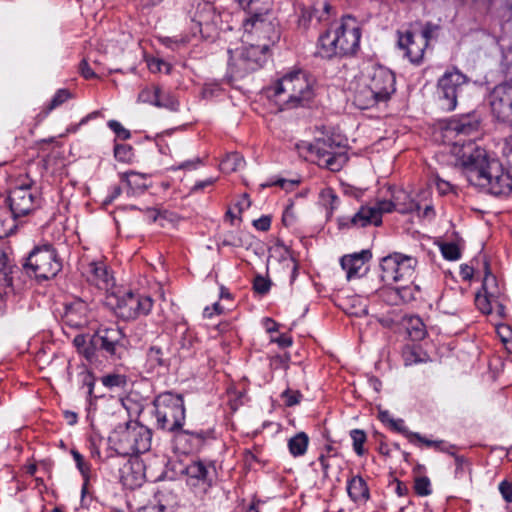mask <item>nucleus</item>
Instances as JSON below:
<instances>
[{
	"instance_id": "obj_1",
	"label": "nucleus",
	"mask_w": 512,
	"mask_h": 512,
	"mask_svg": "<svg viewBox=\"0 0 512 512\" xmlns=\"http://www.w3.org/2000/svg\"><path fill=\"white\" fill-rule=\"evenodd\" d=\"M479 130L475 115H464L449 120L442 130L443 142L450 147L467 180L474 186L487 189L493 195H506L512 190V176L496 159L490 158L486 150L466 137Z\"/></svg>"
},
{
	"instance_id": "obj_2",
	"label": "nucleus",
	"mask_w": 512,
	"mask_h": 512,
	"mask_svg": "<svg viewBox=\"0 0 512 512\" xmlns=\"http://www.w3.org/2000/svg\"><path fill=\"white\" fill-rule=\"evenodd\" d=\"M98 291H104L101 300L103 306L112 310L119 317L129 320L140 315H147L153 305L148 296L126 292L121 295V288L116 285L113 273L106 264L98 261Z\"/></svg>"
},
{
	"instance_id": "obj_3",
	"label": "nucleus",
	"mask_w": 512,
	"mask_h": 512,
	"mask_svg": "<svg viewBox=\"0 0 512 512\" xmlns=\"http://www.w3.org/2000/svg\"><path fill=\"white\" fill-rule=\"evenodd\" d=\"M394 91V74L383 66H372L367 69L357 84L354 103L360 109H367L388 100Z\"/></svg>"
},
{
	"instance_id": "obj_4",
	"label": "nucleus",
	"mask_w": 512,
	"mask_h": 512,
	"mask_svg": "<svg viewBox=\"0 0 512 512\" xmlns=\"http://www.w3.org/2000/svg\"><path fill=\"white\" fill-rule=\"evenodd\" d=\"M314 86V77L305 70L297 69L277 81L272 88V96L281 109H292L313 99Z\"/></svg>"
},
{
	"instance_id": "obj_5",
	"label": "nucleus",
	"mask_w": 512,
	"mask_h": 512,
	"mask_svg": "<svg viewBox=\"0 0 512 512\" xmlns=\"http://www.w3.org/2000/svg\"><path fill=\"white\" fill-rule=\"evenodd\" d=\"M108 440L119 455L138 454L149 450L151 432L138 422H128L115 428Z\"/></svg>"
},
{
	"instance_id": "obj_6",
	"label": "nucleus",
	"mask_w": 512,
	"mask_h": 512,
	"mask_svg": "<svg viewBox=\"0 0 512 512\" xmlns=\"http://www.w3.org/2000/svg\"><path fill=\"white\" fill-rule=\"evenodd\" d=\"M40 187L28 174L16 181L6 199L13 218L28 215L41 205Z\"/></svg>"
},
{
	"instance_id": "obj_7",
	"label": "nucleus",
	"mask_w": 512,
	"mask_h": 512,
	"mask_svg": "<svg viewBox=\"0 0 512 512\" xmlns=\"http://www.w3.org/2000/svg\"><path fill=\"white\" fill-rule=\"evenodd\" d=\"M25 271L38 279H50L62 268L55 248L51 244L35 247L23 265Z\"/></svg>"
},
{
	"instance_id": "obj_8",
	"label": "nucleus",
	"mask_w": 512,
	"mask_h": 512,
	"mask_svg": "<svg viewBox=\"0 0 512 512\" xmlns=\"http://www.w3.org/2000/svg\"><path fill=\"white\" fill-rule=\"evenodd\" d=\"M417 259L402 253H392L381 260L382 280L386 283L415 285Z\"/></svg>"
},
{
	"instance_id": "obj_9",
	"label": "nucleus",
	"mask_w": 512,
	"mask_h": 512,
	"mask_svg": "<svg viewBox=\"0 0 512 512\" xmlns=\"http://www.w3.org/2000/svg\"><path fill=\"white\" fill-rule=\"evenodd\" d=\"M158 427L174 431L182 426L185 418L183 399L170 392L162 393L154 400Z\"/></svg>"
},
{
	"instance_id": "obj_10",
	"label": "nucleus",
	"mask_w": 512,
	"mask_h": 512,
	"mask_svg": "<svg viewBox=\"0 0 512 512\" xmlns=\"http://www.w3.org/2000/svg\"><path fill=\"white\" fill-rule=\"evenodd\" d=\"M270 2L262 1V6L256 12H250L251 17L244 22L245 42L273 43L278 39L276 25L265 16L270 11Z\"/></svg>"
},
{
	"instance_id": "obj_11",
	"label": "nucleus",
	"mask_w": 512,
	"mask_h": 512,
	"mask_svg": "<svg viewBox=\"0 0 512 512\" xmlns=\"http://www.w3.org/2000/svg\"><path fill=\"white\" fill-rule=\"evenodd\" d=\"M248 47L241 50H229V64L234 73L242 76L248 72L258 69L265 60L268 51V43L247 42Z\"/></svg>"
},
{
	"instance_id": "obj_12",
	"label": "nucleus",
	"mask_w": 512,
	"mask_h": 512,
	"mask_svg": "<svg viewBox=\"0 0 512 512\" xmlns=\"http://www.w3.org/2000/svg\"><path fill=\"white\" fill-rule=\"evenodd\" d=\"M311 159L320 167L332 172L339 171L347 162L348 157L339 146H335L329 139L317 140L309 146Z\"/></svg>"
},
{
	"instance_id": "obj_13",
	"label": "nucleus",
	"mask_w": 512,
	"mask_h": 512,
	"mask_svg": "<svg viewBox=\"0 0 512 512\" xmlns=\"http://www.w3.org/2000/svg\"><path fill=\"white\" fill-rule=\"evenodd\" d=\"M467 78L458 70L447 71L439 80L437 96L443 110L451 111L456 107L457 97Z\"/></svg>"
},
{
	"instance_id": "obj_14",
	"label": "nucleus",
	"mask_w": 512,
	"mask_h": 512,
	"mask_svg": "<svg viewBox=\"0 0 512 512\" xmlns=\"http://www.w3.org/2000/svg\"><path fill=\"white\" fill-rule=\"evenodd\" d=\"M339 37V46L342 56L354 54L358 47L361 37L358 21L350 15L344 16L341 24L334 28Z\"/></svg>"
},
{
	"instance_id": "obj_15",
	"label": "nucleus",
	"mask_w": 512,
	"mask_h": 512,
	"mask_svg": "<svg viewBox=\"0 0 512 512\" xmlns=\"http://www.w3.org/2000/svg\"><path fill=\"white\" fill-rule=\"evenodd\" d=\"M490 105L498 119L512 124V84L495 87L490 96Z\"/></svg>"
},
{
	"instance_id": "obj_16",
	"label": "nucleus",
	"mask_w": 512,
	"mask_h": 512,
	"mask_svg": "<svg viewBox=\"0 0 512 512\" xmlns=\"http://www.w3.org/2000/svg\"><path fill=\"white\" fill-rule=\"evenodd\" d=\"M186 476V484L198 497H202L211 487V479L207 467L201 461L188 464L182 472Z\"/></svg>"
},
{
	"instance_id": "obj_17",
	"label": "nucleus",
	"mask_w": 512,
	"mask_h": 512,
	"mask_svg": "<svg viewBox=\"0 0 512 512\" xmlns=\"http://www.w3.org/2000/svg\"><path fill=\"white\" fill-rule=\"evenodd\" d=\"M220 15L210 2L199 3L194 12L192 21L196 23L202 37L212 38L217 31Z\"/></svg>"
},
{
	"instance_id": "obj_18",
	"label": "nucleus",
	"mask_w": 512,
	"mask_h": 512,
	"mask_svg": "<svg viewBox=\"0 0 512 512\" xmlns=\"http://www.w3.org/2000/svg\"><path fill=\"white\" fill-rule=\"evenodd\" d=\"M429 31L425 29L421 34H413L406 32L400 35L398 45L406 51V56L413 63H418L424 54V50L428 44Z\"/></svg>"
},
{
	"instance_id": "obj_19",
	"label": "nucleus",
	"mask_w": 512,
	"mask_h": 512,
	"mask_svg": "<svg viewBox=\"0 0 512 512\" xmlns=\"http://www.w3.org/2000/svg\"><path fill=\"white\" fill-rule=\"evenodd\" d=\"M384 213L385 212L381 209L380 200L373 204L363 205L349 219L348 226L355 228H363L370 225L380 226L382 224V216ZM344 225H347V223Z\"/></svg>"
},
{
	"instance_id": "obj_20",
	"label": "nucleus",
	"mask_w": 512,
	"mask_h": 512,
	"mask_svg": "<svg viewBox=\"0 0 512 512\" xmlns=\"http://www.w3.org/2000/svg\"><path fill=\"white\" fill-rule=\"evenodd\" d=\"M419 292L417 285L399 284L395 287H385L380 292L381 299L388 305L398 306L415 299Z\"/></svg>"
},
{
	"instance_id": "obj_21",
	"label": "nucleus",
	"mask_w": 512,
	"mask_h": 512,
	"mask_svg": "<svg viewBox=\"0 0 512 512\" xmlns=\"http://www.w3.org/2000/svg\"><path fill=\"white\" fill-rule=\"evenodd\" d=\"M381 209L385 213L397 211L402 214L420 210L419 203H416L405 190L398 189L392 193L390 200H380Z\"/></svg>"
},
{
	"instance_id": "obj_22",
	"label": "nucleus",
	"mask_w": 512,
	"mask_h": 512,
	"mask_svg": "<svg viewBox=\"0 0 512 512\" xmlns=\"http://www.w3.org/2000/svg\"><path fill=\"white\" fill-rule=\"evenodd\" d=\"M370 257L371 253L368 250L342 257L341 266L342 269L346 271L347 279L351 280L361 276L366 270L365 263Z\"/></svg>"
},
{
	"instance_id": "obj_23",
	"label": "nucleus",
	"mask_w": 512,
	"mask_h": 512,
	"mask_svg": "<svg viewBox=\"0 0 512 512\" xmlns=\"http://www.w3.org/2000/svg\"><path fill=\"white\" fill-rule=\"evenodd\" d=\"M71 455L73 456L76 467L80 471L84 480L81 489V506L83 508H88L93 501V495L92 492H90V465L84 461L83 456L77 450L72 449Z\"/></svg>"
},
{
	"instance_id": "obj_24",
	"label": "nucleus",
	"mask_w": 512,
	"mask_h": 512,
	"mask_svg": "<svg viewBox=\"0 0 512 512\" xmlns=\"http://www.w3.org/2000/svg\"><path fill=\"white\" fill-rule=\"evenodd\" d=\"M339 37L335 30L330 28L319 36L317 53L326 59L342 56L339 46Z\"/></svg>"
},
{
	"instance_id": "obj_25",
	"label": "nucleus",
	"mask_w": 512,
	"mask_h": 512,
	"mask_svg": "<svg viewBox=\"0 0 512 512\" xmlns=\"http://www.w3.org/2000/svg\"><path fill=\"white\" fill-rule=\"evenodd\" d=\"M84 311L85 304L82 301L65 304L64 312L62 314V321L64 325L76 329L85 326L87 320L83 315Z\"/></svg>"
},
{
	"instance_id": "obj_26",
	"label": "nucleus",
	"mask_w": 512,
	"mask_h": 512,
	"mask_svg": "<svg viewBox=\"0 0 512 512\" xmlns=\"http://www.w3.org/2000/svg\"><path fill=\"white\" fill-rule=\"evenodd\" d=\"M19 268L12 264L8 254L3 247H0V293H7L13 287V275Z\"/></svg>"
},
{
	"instance_id": "obj_27",
	"label": "nucleus",
	"mask_w": 512,
	"mask_h": 512,
	"mask_svg": "<svg viewBox=\"0 0 512 512\" xmlns=\"http://www.w3.org/2000/svg\"><path fill=\"white\" fill-rule=\"evenodd\" d=\"M102 387L107 390L110 397L120 395L125 388L127 381L126 377L120 373H109L101 377Z\"/></svg>"
},
{
	"instance_id": "obj_28",
	"label": "nucleus",
	"mask_w": 512,
	"mask_h": 512,
	"mask_svg": "<svg viewBox=\"0 0 512 512\" xmlns=\"http://www.w3.org/2000/svg\"><path fill=\"white\" fill-rule=\"evenodd\" d=\"M347 491L353 501L367 500L369 497L366 482L359 476L353 477L349 481Z\"/></svg>"
},
{
	"instance_id": "obj_29",
	"label": "nucleus",
	"mask_w": 512,
	"mask_h": 512,
	"mask_svg": "<svg viewBox=\"0 0 512 512\" xmlns=\"http://www.w3.org/2000/svg\"><path fill=\"white\" fill-rule=\"evenodd\" d=\"M154 105L176 111L179 107L177 98L170 92L163 91L160 87L154 88Z\"/></svg>"
},
{
	"instance_id": "obj_30",
	"label": "nucleus",
	"mask_w": 512,
	"mask_h": 512,
	"mask_svg": "<svg viewBox=\"0 0 512 512\" xmlns=\"http://www.w3.org/2000/svg\"><path fill=\"white\" fill-rule=\"evenodd\" d=\"M406 330L412 340L418 341L425 337L426 331L422 320L418 316L404 318Z\"/></svg>"
},
{
	"instance_id": "obj_31",
	"label": "nucleus",
	"mask_w": 512,
	"mask_h": 512,
	"mask_svg": "<svg viewBox=\"0 0 512 512\" xmlns=\"http://www.w3.org/2000/svg\"><path fill=\"white\" fill-rule=\"evenodd\" d=\"M72 98V94L67 89H59L52 97L51 101L43 108L38 114V119L45 118L51 111L65 103L68 99Z\"/></svg>"
},
{
	"instance_id": "obj_32",
	"label": "nucleus",
	"mask_w": 512,
	"mask_h": 512,
	"mask_svg": "<svg viewBox=\"0 0 512 512\" xmlns=\"http://www.w3.org/2000/svg\"><path fill=\"white\" fill-rule=\"evenodd\" d=\"M146 364L151 371H154L159 367H166L168 359L160 347L151 346L147 352Z\"/></svg>"
},
{
	"instance_id": "obj_33",
	"label": "nucleus",
	"mask_w": 512,
	"mask_h": 512,
	"mask_svg": "<svg viewBox=\"0 0 512 512\" xmlns=\"http://www.w3.org/2000/svg\"><path fill=\"white\" fill-rule=\"evenodd\" d=\"M245 166V160L239 153H230L220 162V169L224 173L240 171Z\"/></svg>"
},
{
	"instance_id": "obj_34",
	"label": "nucleus",
	"mask_w": 512,
	"mask_h": 512,
	"mask_svg": "<svg viewBox=\"0 0 512 512\" xmlns=\"http://www.w3.org/2000/svg\"><path fill=\"white\" fill-rule=\"evenodd\" d=\"M308 443L309 438L307 434L299 432L288 441V448L294 457L302 456L307 451Z\"/></svg>"
},
{
	"instance_id": "obj_35",
	"label": "nucleus",
	"mask_w": 512,
	"mask_h": 512,
	"mask_svg": "<svg viewBox=\"0 0 512 512\" xmlns=\"http://www.w3.org/2000/svg\"><path fill=\"white\" fill-rule=\"evenodd\" d=\"M123 177L133 193L142 192L148 187L147 178L144 174L130 171L126 172Z\"/></svg>"
},
{
	"instance_id": "obj_36",
	"label": "nucleus",
	"mask_w": 512,
	"mask_h": 512,
	"mask_svg": "<svg viewBox=\"0 0 512 512\" xmlns=\"http://www.w3.org/2000/svg\"><path fill=\"white\" fill-rule=\"evenodd\" d=\"M81 382L83 386L87 387V394L89 396V406L93 405L92 402V394L94 390L95 377L93 373L89 370L82 372L80 374ZM87 419L90 421L91 426H93V418L91 413V407L88 409Z\"/></svg>"
},
{
	"instance_id": "obj_37",
	"label": "nucleus",
	"mask_w": 512,
	"mask_h": 512,
	"mask_svg": "<svg viewBox=\"0 0 512 512\" xmlns=\"http://www.w3.org/2000/svg\"><path fill=\"white\" fill-rule=\"evenodd\" d=\"M320 201L326 207L328 214H332L339 205V198L331 188H325L321 191Z\"/></svg>"
},
{
	"instance_id": "obj_38",
	"label": "nucleus",
	"mask_w": 512,
	"mask_h": 512,
	"mask_svg": "<svg viewBox=\"0 0 512 512\" xmlns=\"http://www.w3.org/2000/svg\"><path fill=\"white\" fill-rule=\"evenodd\" d=\"M115 158L123 163H132L134 160V152L131 146L126 144H117L114 148Z\"/></svg>"
},
{
	"instance_id": "obj_39",
	"label": "nucleus",
	"mask_w": 512,
	"mask_h": 512,
	"mask_svg": "<svg viewBox=\"0 0 512 512\" xmlns=\"http://www.w3.org/2000/svg\"><path fill=\"white\" fill-rule=\"evenodd\" d=\"M350 437L353 442L354 451L357 455L362 456L365 453L364 444L367 440L365 432L360 429H354L350 432Z\"/></svg>"
},
{
	"instance_id": "obj_40",
	"label": "nucleus",
	"mask_w": 512,
	"mask_h": 512,
	"mask_svg": "<svg viewBox=\"0 0 512 512\" xmlns=\"http://www.w3.org/2000/svg\"><path fill=\"white\" fill-rule=\"evenodd\" d=\"M101 348L112 356L121 357L122 346L116 340H110L107 335L101 336Z\"/></svg>"
},
{
	"instance_id": "obj_41",
	"label": "nucleus",
	"mask_w": 512,
	"mask_h": 512,
	"mask_svg": "<svg viewBox=\"0 0 512 512\" xmlns=\"http://www.w3.org/2000/svg\"><path fill=\"white\" fill-rule=\"evenodd\" d=\"M496 298L497 297L489 296L486 293L483 295L478 293L475 298V303L482 313L489 314L492 311V303L496 301Z\"/></svg>"
},
{
	"instance_id": "obj_42",
	"label": "nucleus",
	"mask_w": 512,
	"mask_h": 512,
	"mask_svg": "<svg viewBox=\"0 0 512 512\" xmlns=\"http://www.w3.org/2000/svg\"><path fill=\"white\" fill-rule=\"evenodd\" d=\"M482 289L483 292L488 294L489 296H498L499 291L496 283V277L492 275L490 272H486L485 274Z\"/></svg>"
},
{
	"instance_id": "obj_43",
	"label": "nucleus",
	"mask_w": 512,
	"mask_h": 512,
	"mask_svg": "<svg viewBox=\"0 0 512 512\" xmlns=\"http://www.w3.org/2000/svg\"><path fill=\"white\" fill-rule=\"evenodd\" d=\"M299 219V211L294 207L293 204H290L286 207L283 216L282 222L286 227H293Z\"/></svg>"
},
{
	"instance_id": "obj_44",
	"label": "nucleus",
	"mask_w": 512,
	"mask_h": 512,
	"mask_svg": "<svg viewBox=\"0 0 512 512\" xmlns=\"http://www.w3.org/2000/svg\"><path fill=\"white\" fill-rule=\"evenodd\" d=\"M415 492L419 496H428L431 494V483L428 477H417L414 482Z\"/></svg>"
},
{
	"instance_id": "obj_45",
	"label": "nucleus",
	"mask_w": 512,
	"mask_h": 512,
	"mask_svg": "<svg viewBox=\"0 0 512 512\" xmlns=\"http://www.w3.org/2000/svg\"><path fill=\"white\" fill-rule=\"evenodd\" d=\"M403 360L406 366L418 363L421 361L419 352L414 346H405L402 352Z\"/></svg>"
},
{
	"instance_id": "obj_46",
	"label": "nucleus",
	"mask_w": 512,
	"mask_h": 512,
	"mask_svg": "<svg viewBox=\"0 0 512 512\" xmlns=\"http://www.w3.org/2000/svg\"><path fill=\"white\" fill-rule=\"evenodd\" d=\"M148 68L153 73L163 72L169 74L171 71V65L158 58L148 60Z\"/></svg>"
},
{
	"instance_id": "obj_47",
	"label": "nucleus",
	"mask_w": 512,
	"mask_h": 512,
	"mask_svg": "<svg viewBox=\"0 0 512 512\" xmlns=\"http://www.w3.org/2000/svg\"><path fill=\"white\" fill-rule=\"evenodd\" d=\"M441 252L447 260H457L460 258V250L455 243H445L441 246Z\"/></svg>"
},
{
	"instance_id": "obj_48",
	"label": "nucleus",
	"mask_w": 512,
	"mask_h": 512,
	"mask_svg": "<svg viewBox=\"0 0 512 512\" xmlns=\"http://www.w3.org/2000/svg\"><path fill=\"white\" fill-rule=\"evenodd\" d=\"M314 10L311 7L301 6L298 23L303 28H307L313 17Z\"/></svg>"
},
{
	"instance_id": "obj_49",
	"label": "nucleus",
	"mask_w": 512,
	"mask_h": 512,
	"mask_svg": "<svg viewBox=\"0 0 512 512\" xmlns=\"http://www.w3.org/2000/svg\"><path fill=\"white\" fill-rule=\"evenodd\" d=\"M499 490L504 499L509 503L507 507L508 512H512V483L503 481L499 485Z\"/></svg>"
},
{
	"instance_id": "obj_50",
	"label": "nucleus",
	"mask_w": 512,
	"mask_h": 512,
	"mask_svg": "<svg viewBox=\"0 0 512 512\" xmlns=\"http://www.w3.org/2000/svg\"><path fill=\"white\" fill-rule=\"evenodd\" d=\"M173 214L168 213L167 211H158V210H150L148 212V217L151 218L154 222H159L161 226H164V221L172 220Z\"/></svg>"
},
{
	"instance_id": "obj_51",
	"label": "nucleus",
	"mask_w": 512,
	"mask_h": 512,
	"mask_svg": "<svg viewBox=\"0 0 512 512\" xmlns=\"http://www.w3.org/2000/svg\"><path fill=\"white\" fill-rule=\"evenodd\" d=\"M108 126L110 127L111 130L114 131V133L117 135V137H119L123 140L130 138V132L127 129H125L119 122L114 121V120L109 121Z\"/></svg>"
},
{
	"instance_id": "obj_52",
	"label": "nucleus",
	"mask_w": 512,
	"mask_h": 512,
	"mask_svg": "<svg viewBox=\"0 0 512 512\" xmlns=\"http://www.w3.org/2000/svg\"><path fill=\"white\" fill-rule=\"evenodd\" d=\"M282 397L287 406H293L299 403L301 394L298 391L286 390L283 392Z\"/></svg>"
},
{
	"instance_id": "obj_53",
	"label": "nucleus",
	"mask_w": 512,
	"mask_h": 512,
	"mask_svg": "<svg viewBox=\"0 0 512 512\" xmlns=\"http://www.w3.org/2000/svg\"><path fill=\"white\" fill-rule=\"evenodd\" d=\"M408 438L410 440V442H414L415 440L423 443L424 445H426L427 447H435V448H438L442 441H432V440H428L424 437H422L420 434L418 433H409L408 434Z\"/></svg>"
},
{
	"instance_id": "obj_54",
	"label": "nucleus",
	"mask_w": 512,
	"mask_h": 512,
	"mask_svg": "<svg viewBox=\"0 0 512 512\" xmlns=\"http://www.w3.org/2000/svg\"><path fill=\"white\" fill-rule=\"evenodd\" d=\"M88 60H90L89 53H87L86 56L82 59L79 66L81 75L86 79L92 78L95 75L93 70L88 65Z\"/></svg>"
},
{
	"instance_id": "obj_55",
	"label": "nucleus",
	"mask_w": 512,
	"mask_h": 512,
	"mask_svg": "<svg viewBox=\"0 0 512 512\" xmlns=\"http://www.w3.org/2000/svg\"><path fill=\"white\" fill-rule=\"evenodd\" d=\"M269 288H270V283L264 277L257 276L254 279V289L256 292H258L260 294H264V293L268 292Z\"/></svg>"
},
{
	"instance_id": "obj_56",
	"label": "nucleus",
	"mask_w": 512,
	"mask_h": 512,
	"mask_svg": "<svg viewBox=\"0 0 512 512\" xmlns=\"http://www.w3.org/2000/svg\"><path fill=\"white\" fill-rule=\"evenodd\" d=\"M253 225L260 231H267L271 225V219L268 216H262L257 220L253 221Z\"/></svg>"
},
{
	"instance_id": "obj_57",
	"label": "nucleus",
	"mask_w": 512,
	"mask_h": 512,
	"mask_svg": "<svg viewBox=\"0 0 512 512\" xmlns=\"http://www.w3.org/2000/svg\"><path fill=\"white\" fill-rule=\"evenodd\" d=\"M156 86H153V87H150V88H146L144 89L140 94H139V98L143 101V102H149L151 104L154 105V88Z\"/></svg>"
},
{
	"instance_id": "obj_58",
	"label": "nucleus",
	"mask_w": 512,
	"mask_h": 512,
	"mask_svg": "<svg viewBox=\"0 0 512 512\" xmlns=\"http://www.w3.org/2000/svg\"><path fill=\"white\" fill-rule=\"evenodd\" d=\"M223 312V308L219 303H214L212 308L206 307L204 309L203 315L206 318H211L213 315H219Z\"/></svg>"
},
{
	"instance_id": "obj_59",
	"label": "nucleus",
	"mask_w": 512,
	"mask_h": 512,
	"mask_svg": "<svg viewBox=\"0 0 512 512\" xmlns=\"http://www.w3.org/2000/svg\"><path fill=\"white\" fill-rule=\"evenodd\" d=\"M271 341L277 343L281 348L289 347L292 345L291 337L285 334H282L276 338L272 337Z\"/></svg>"
},
{
	"instance_id": "obj_60",
	"label": "nucleus",
	"mask_w": 512,
	"mask_h": 512,
	"mask_svg": "<svg viewBox=\"0 0 512 512\" xmlns=\"http://www.w3.org/2000/svg\"><path fill=\"white\" fill-rule=\"evenodd\" d=\"M95 335H92L91 338H90V343H91V346L89 347H84V350H83V353H84V356L85 358L90 362L92 363L95 356H96V353H95V347L93 346V339H94Z\"/></svg>"
},
{
	"instance_id": "obj_61",
	"label": "nucleus",
	"mask_w": 512,
	"mask_h": 512,
	"mask_svg": "<svg viewBox=\"0 0 512 512\" xmlns=\"http://www.w3.org/2000/svg\"><path fill=\"white\" fill-rule=\"evenodd\" d=\"M436 188H437V190H438V192L440 194L444 195V194L448 193L451 190V185H450V183H448V182H446L444 180L438 179L436 181Z\"/></svg>"
},
{
	"instance_id": "obj_62",
	"label": "nucleus",
	"mask_w": 512,
	"mask_h": 512,
	"mask_svg": "<svg viewBox=\"0 0 512 512\" xmlns=\"http://www.w3.org/2000/svg\"><path fill=\"white\" fill-rule=\"evenodd\" d=\"M288 360H289V357L287 355H285V356H276L272 360V365L282 366L284 369H287V367H288Z\"/></svg>"
},
{
	"instance_id": "obj_63",
	"label": "nucleus",
	"mask_w": 512,
	"mask_h": 512,
	"mask_svg": "<svg viewBox=\"0 0 512 512\" xmlns=\"http://www.w3.org/2000/svg\"><path fill=\"white\" fill-rule=\"evenodd\" d=\"M235 208H237V212H235L234 209H229L225 215L226 219H229L232 225L234 224V221L239 218V214L241 213V209L238 208V206Z\"/></svg>"
},
{
	"instance_id": "obj_64",
	"label": "nucleus",
	"mask_w": 512,
	"mask_h": 512,
	"mask_svg": "<svg viewBox=\"0 0 512 512\" xmlns=\"http://www.w3.org/2000/svg\"><path fill=\"white\" fill-rule=\"evenodd\" d=\"M63 415L69 425L76 424L78 417L75 412L66 410V411H64Z\"/></svg>"
}]
</instances>
